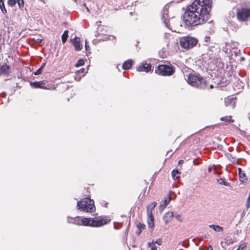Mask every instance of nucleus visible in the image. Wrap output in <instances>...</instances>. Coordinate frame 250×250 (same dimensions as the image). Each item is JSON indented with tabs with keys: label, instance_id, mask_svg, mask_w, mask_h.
<instances>
[{
	"label": "nucleus",
	"instance_id": "obj_1",
	"mask_svg": "<svg viewBox=\"0 0 250 250\" xmlns=\"http://www.w3.org/2000/svg\"><path fill=\"white\" fill-rule=\"evenodd\" d=\"M211 2L210 0H195L184 15L185 23L188 26H195L206 21L211 10Z\"/></svg>",
	"mask_w": 250,
	"mask_h": 250
},
{
	"label": "nucleus",
	"instance_id": "obj_2",
	"mask_svg": "<svg viewBox=\"0 0 250 250\" xmlns=\"http://www.w3.org/2000/svg\"><path fill=\"white\" fill-rule=\"evenodd\" d=\"M72 220H68L69 222L78 225H83L91 227H100L108 223L111 219L108 216H98L94 218H82L76 217Z\"/></svg>",
	"mask_w": 250,
	"mask_h": 250
},
{
	"label": "nucleus",
	"instance_id": "obj_3",
	"mask_svg": "<svg viewBox=\"0 0 250 250\" xmlns=\"http://www.w3.org/2000/svg\"><path fill=\"white\" fill-rule=\"evenodd\" d=\"M188 83L193 86L200 88H206L207 83L202 78L198 75L190 74L188 79Z\"/></svg>",
	"mask_w": 250,
	"mask_h": 250
},
{
	"label": "nucleus",
	"instance_id": "obj_4",
	"mask_svg": "<svg viewBox=\"0 0 250 250\" xmlns=\"http://www.w3.org/2000/svg\"><path fill=\"white\" fill-rule=\"evenodd\" d=\"M198 42V40L195 38L187 36L180 38L179 43L183 48L189 50L195 46Z\"/></svg>",
	"mask_w": 250,
	"mask_h": 250
},
{
	"label": "nucleus",
	"instance_id": "obj_5",
	"mask_svg": "<svg viewBox=\"0 0 250 250\" xmlns=\"http://www.w3.org/2000/svg\"><path fill=\"white\" fill-rule=\"evenodd\" d=\"M79 208L83 211L91 212L95 209L93 200L86 198L77 203Z\"/></svg>",
	"mask_w": 250,
	"mask_h": 250
},
{
	"label": "nucleus",
	"instance_id": "obj_6",
	"mask_svg": "<svg viewBox=\"0 0 250 250\" xmlns=\"http://www.w3.org/2000/svg\"><path fill=\"white\" fill-rule=\"evenodd\" d=\"M174 72V67L167 65H160L155 70L156 74L162 76H170L172 75Z\"/></svg>",
	"mask_w": 250,
	"mask_h": 250
},
{
	"label": "nucleus",
	"instance_id": "obj_7",
	"mask_svg": "<svg viewBox=\"0 0 250 250\" xmlns=\"http://www.w3.org/2000/svg\"><path fill=\"white\" fill-rule=\"evenodd\" d=\"M237 18L240 21H245L250 19V9L242 8L237 12Z\"/></svg>",
	"mask_w": 250,
	"mask_h": 250
},
{
	"label": "nucleus",
	"instance_id": "obj_8",
	"mask_svg": "<svg viewBox=\"0 0 250 250\" xmlns=\"http://www.w3.org/2000/svg\"><path fill=\"white\" fill-rule=\"evenodd\" d=\"M168 10L167 7H165L163 10L162 12V19L164 23L165 24V26L167 27V29L169 30H171L172 31H174L172 30V28L170 25V24L169 23V20L168 19Z\"/></svg>",
	"mask_w": 250,
	"mask_h": 250
},
{
	"label": "nucleus",
	"instance_id": "obj_9",
	"mask_svg": "<svg viewBox=\"0 0 250 250\" xmlns=\"http://www.w3.org/2000/svg\"><path fill=\"white\" fill-rule=\"evenodd\" d=\"M151 69V65L146 62H143L139 65L137 71L140 72H148Z\"/></svg>",
	"mask_w": 250,
	"mask_h": 250
},
{
	"label": "nucleus",
	"instance_id": "obj_10",
	"mask_svg": "<svg viewBox=\"0 0 250 250\" xmlns=\"http://www.w3.org/2000/svg\"><path fill=\"white\" fill-rule=\"evenodd\" d=\"M71 42L74 46L76 51H80L83 48V44L80 42V39L78 37H75L74 39L71 40Z\"/></svg>",
	"mask_w": 250,
	"mask_h": 250
},
{
	"label": "nucleus",
	"instance_id": "obj_11",
	"mask_svg": "<svg viewBox=\"0 0 250 250\" xmlns=\"http://www.w3.org/2000/svg\"><path fill=\"white\" fill-rule=\"evenodd\" d=\"M46 83L44 81H40V82H34L33 83H31V85L34 88H40L42 89H49V86H46L45 85Z\"/></svg>",
	"mask_w": 250,
	"mask_h": 250
},
{
	"label": "nucleus",
	"instance_id": "obj_12",
	"mask_svg": "<svg viewBox=\"0 0 250 250\" xmlns=\"http://www.w3.org/2000/svg\"><path fill=\"white\" fill-rule=\"evenodd\" d=\"M171 200V198L168 196L163 201L161 202V203L159 206V209L161 212H162L167 205L169 203Z\"/></svg>",
	"mask_w": 250,
	"mask_h": 250
},
{
	"label": "nucleus",
	"instance_id": "obj_13",
	"mask_svg": "<svg viewBox=\"0 0 250 250\" xmlns=\"http://www.w3.org/2000/svg\"><path fill=\"white\" fill-rule=\"evenodd\" d=\"M174 214L172 212H167L166 213L163 217V219L165 223L167 224L172 221Z\"/></svg>",
	"mask_w": 250,
	"mask_h": 250
},
{
	"label": "nucleus",
	"instance_id": "obj_14",
	"mask_svg": "<svg viewBox=\"0 0 250 250\" xmlns=\"http://www.w3.org/2000/svg\"><path fill=\"white\" fill-rule=\"evenodd\" d=\"M147 224L149 228L153 229L154 224V217L153 214H147Z\"/></svg>",
	"mask_w": 250,
	"mask_h": 250
},
{
	"label": "nucleus",
	"instance_id": "obj_15",
	"mask_svg": "<svg viewBox=\"0 0 250 250\" xmlns=\"http://www.w3.org/2000/svg\"><path fill=\"white\" fill-rule=\"evenodd\" d=\"M157 203L153 202L152 203L148 205L147 207V214H152V210L156 207Z\"/></svg>",
	"mask_w": 250,
	"mask_h": 250
},
{
	"label": "nucleus",
	"instance_id": "obj_16",
	"mask_svg": "<svg viewBox=\"0 0 250 250\" xmlns=\"http://www.w3.org/2000/svg\"><path fill=\"white\" fill-rule=\"evenodd\" d=\"M133 62L132 60H128L125 62L123 65V68L125 70H128L131 68Z\"/></svg>",
	"mask_w": 250,
	"mask_h": 250
},
{
	"label": "nucleus",
	"instance_id": "obj_17",
	"mask_svg": "<svg viewBox=\"0 0 250 250\" xmlns=\"http://www.w3.org/2000/svg\"><path fill=\"white\" fill-rule=\"evenodd\" d=\"M226 106L230 105L232 108H234L235 105V102L232 98H227L225 99V101Z\"/></svg>",
	"mask_w": 250,
	"mask_h": 250
},
{
	"label": "nucleus",
	"instance_id": "obj_18",
	"mask_svg": "<svg viewBox=\"0 0 250 250\" xmlns=\"http://www.w3.org/2000/svg\"><path fill=\"white\" fill-rule=\"evenodd\" d=\"M146 250H157V247L154 245V240L147 243Z\"/></svg>",
	"mask_w": 250,
	"mask_h": 250
},
{
	"label": "nucleus",
	"instance_id": "obj_19",
	"mask_svg": "<svg viewBox=\"0 0 250 250\" xmlns=\"http://www.w3.org/2000/svg\"><path fill=\"white\" fill-rule=\"evenodd\" d=\"M171 175L173 179L176 180L180 177L181 172L178 170H173L171 172Z\"/></svg>",
	"mask_w": 250,
	"mask_h": 250
},
{
	"label": "nucleus",
	"instance_id": "obj_20",
	"mask_svg": "<svg viewBox=\"0 0 250 250\" xmlns=\"http://www.w3.org/2000/svg\"><path fill=\"white\" fill-rule=\"evenodd\" d=\"M239 178H240V180L243 182V183H244V182H246L247 179L246 178V176L245 175V173H244V172H242L240 169L239 168Z\"/></svg>",
	"mask_w": 250,
	"mask_h": 250
},
{
	"label": "nucleus",
	"instance_id": "obj_21",
	"mask_svg": "<svg viewBox=\"0 0 250 250\" xmlns=\"http://www.w3.org/2000/svg\"><path fill=\"white\" fill-rule=\"evenodd\" d=\"M209 227L210 228L212 229L215 231H217V232L222 231L223 230V228H222L218 225H210L209 226Z\"/></svg>",
	"mask_w": 250,
	"mask_h": 250
},
{
	"label": "nucleus",
	"instance_id": "obj_22",
	"mask_svg": "<svg viewBox=\"0 0 250 250\" xmlns=\"http://www.w3.org/2000/svg\"><path fill=\"white\" fill-rule=\"evenodd\" d=\"M4 0H0V8L3 14H5L7 12V10L4 6Z\"/></svg>",
	"mask_w": 250,
	"mask_h": 250
},
{
	"label": "nucleus",
	"instance_id": "obj_23",
	"mask_svg": "<svg viewBox=\"0 0 250 250\" xmlns=\"http://www.w3.org/2000/svg\"><path fill=\"white\" fill-rule=\"evenodd\" d=\"M221 120L223 121H226L227 122H233V121L231 119V116H226L222 117Z\"/></svg>",
	"mask_w": 250,
	"mask_h": 250
},
{
	"label": "nucleus",
	"instance_id": "obj_24",
	"mask_svg": "<svg viewBox=\"0 0 250 250\" xmlns=\"http://www.w3.org/2000/svg\"><path fill=\"white\" fill-rule=\"evenodd\" d=\"M67 33L68 32H64L62 36V41L63 43H64L66 42L68 37Z\"/></svg>",
	"mask_w": 250,
	"mask_h": 250
},
{
	"label": "nucleus",
	"instance_id": "obj_25",
	"mask_svg": "<svg viewBox=\"0 0 250 250\" xmlns=\"http://www.w3.org/2000/svg\"><path fill=\"white\" fill-rule=\"evenodd\" d=\"M84 62L83 60L80 59L78 60V62L75 64V66L78 67L79 66H82L84 64Z\"/></svg>",
	"mask_w": 250,
	"mask_h": 250
},
{
	"label": "nucleus",
	"instance_id": "obj_26",
	"mask_svg": "<svg viewBox=\"0 0 250 250\" xmlns=\"http://www.w3.org/2000/svg\"><path fill=\"white\" fill-rule=\"evenodd\" d=\"M17 2V0H8V4L10 6H14Z\"/></svg>",
	"mask_w": 250,
	"mask_h": 250
},
{
	"label": "nucleus",
	"instance_id": "obj_27",
	"mask_svg": "<svg viewBox=\"0 0 250 250\" xmlns=\"http://www.w3.org/2000/svg\"><path fill=\"white\" fill-rule=\"evenodd\" d=\"M247 245L245 243L241 244L237 250H244L246 248Z\"/></svg>",
	"mask_w": 250,
	"mask_h": 250
},
{
	"label": "nucleus",
	"instance_id": "obj_28",
	"mask_svg": "<svg viewBox=\"0 0 250 250\" xmlns=\"http://www.w3.org/2000/svg\"><path fill=\"white\" fill-rule=\"evenodd\" d=\"M17 2H18L20 8H21V7H23V5H24L23 0H17Z\"/></svg>",
	"mask_w": 250,
	"mask_h": 250
},
{
	"label": "nucleus",
	"instance_id": "obj_29",
	"mask_svg": "<svg viewBox=\"0 0 250 250\" xmlns=\"http://www.w3.org/2000/svg\"><path fill=\"white\" fill-rule=\"evenodd\" d=\"M174 217H175L177 220H178L180 222H182L183 221V218L182 216L180 214H176L174 215Z\"/></svg>",
	"mask_w": 250,
	"mask_h": 250
},
{
	"label": "nucleus",
	"instance_id": "obj_30",
	"mask_svg": "<svg viewBox=\"0 0 250 250\" xmlns=\"http://www.w3.org/2000/svg\"><path fill=\"white\" fill-rule=\"evenodd\" d=\"M163 241L162 239H158L156 240L155 241H154V245L155 244H158L159 246H161L162 244Z\"/></svg>",
	"mask_w": 250,
	"mask_h": 250
},
{
	"label": "nucleus",
	"instance_id": "obj_31",
	"mask_svg": "<svg viewBox=\"0 0 250 250\" xmlns=\"http://www.w3.org/2000/svg\"><path fill=\"white\" fill-rule=\"evenodd\" d=\"M137 227L138 228V229H141L142 230H144L145 228V226L144 224H141V223H138Z\"/></svg>",
	"mask_w": 250,
	"mask_h": 250
},
{
	"label": "nucleus",
	"instance_id": "obj_32",
	"mask_svg": "<svg viewBox=\"0 0 250 250\" xmlns=\"http://www.w3.org/2000/svg\"><path fill=\"white\" fill-rule=\"evenodd\" d=\"M42 69L41 68H39L36 72H34L35 75L41 74L42 73Z\"/></svg>",
	"mask_w": 250,
	"mask_h": 250
},
{
	"label": "nucleus",
	"instance_id": "obj_33",
	"mask_svg": "<svg viewBox=\"0 0 250 250\" xmlns=\"http://www.w3.org/2000/svg\"><path fill=\"white\" fill-rule=\"evenodd\" d=\"M33 40L37 42H41L43 39L42 38H34Z\"/></svg>",
	"mask_w": 250,
	"mask_h": 250
},
{
	"label": "nucleus",
	"instance_id": "obj_34",
	"mask_svg": "<svg viewBox=\"0 0 250 250\" xmlns=\"http://www.w3.org/2000/svg\"><path fill=\"white\" fill-rule=\"evenodd\" d=\"M218 182L219 184L220 185H227L225 181L222 179H220L218 180Z\"/></svg>",
	"mask_w": 250,
	"mask_h": 250
},
{
	"label": "nucleus",
	"instance_id": "obj_35",
	"mask_svg": "<svg viewBox=\"0 0 250 250\" xmlns=\"http://www.w3.org/2000/svg\"><path fill=\"white\" fill-rule=\"evenodd\" d=\"M84 71H85V69L84 68H82L80 70H78L76 72V73L77 74H81V73H84Z\"/></svg>",
	"mask_w": 250,
	"mask_h": 250
},
{
	"label": "nucleus",
	"instance_id": "obj_36",
	"mask_svg": "<svg viewBox=\"0 0 250 250\" xmlns=\"http://www.w3.org/2000/svg\"><path fill=\"white\" fill-rule=\"evenodd\" d=\"M250 206V197L249 196L248 199V200H247V207L249 208Z\"/></svg>",
	"mask_w": 250,
	"mask_h": 250
},
{
	"label": "nucleus",
	"instance_id": "obj_37",
	"mask_svg": "<svg viewBox=\"0 0 250 250\" xmlns=\"http://www.w3.org/2000/svg\"><path fill=\"white\" fill-rule=\"evenodd\" d=\"M142 230L141 229H138V230L136 231V233L138 234V235H139L141 232H142Z\"/></svg>",
	"mask_w": 250,
	"mask_h": 250
},
{
	"label": "nucleus",
	"instance_id": "obj_38",
	"mask_svg": "<svg viewBox=\"0 0 250 250\" xmlns=\"http://www.w3.org/2000/svg\"><path fill=\"white\" fill-rule=\"evenodd\" d=\"M209 40H210L209 37H205V41L206 42H208V41H209Z\"/></svg>",
	"mask_w": 250,
	"mask_h": 250
},
{
	"label": "nucleus",
	"instance_id": "obj_39",
	"mask_svg": "<svg viewBox=\"0 0 250 250\" xmlns=\"http://www.w3.org/2000/svg\"><path fill=\"white\" fill-rule=\"evenodd\" d=\"M45 66V63H43L42 64V65L40 68H42V69H43V68Z\"/></svg>",
	"mask_w": 250,
	"mask_h": 250
},
{
	"label": "nucleus",
	"instance_id": "obj_40",
	"mask_svg": "<svg viewBox=\"0 0 250 250\" xmlns=\"http://www.w3.org/2000/svg\"><path fill=\"white\" fill-rule=\"evenodd\" d=\"M183 162H184V161H183V160H180V161H179V164H181L183 163Z\"/></svg>",
	"mask_w": 250,
	"mask_h": 250
},
{
	"label": "nucleus",
	"instance_id": "obj_41",
	"mask_svg": "<svg viewBox=\"0 0 250 250\" xmlns=\"http://www.w3.org/2000/svg\"><path fill=\"white\" fill-rule=\"evenodd\" d=\"M85 49H86V50H87V47H88V46H87L86 43H85Z\"/></svg>",
	"mask_w": 250,
	"mask_h": 250
},
{
	"label": "nucleus",
	"instance_id": "obj_42",
	"mask_svg": "<svg viewBox=\"0 0 250 250\" xmlns=\"http://www.w3.org/2000/svg\"><path fill=\"white\" fill-rule=\"evenodd\" d=\"M209 87H210V88H213V86L212 84H211V85H210Z\"/></svg>",
	"mask_w": 250,
	"mask_h": 250
},
{
	"label": "nucleus",
	"instance_id": "obj_43",
	"mask_svg": "<svg viewBox=\"0 0 250 250\" xmlns=\"http://www.w3.org/2000/svg\"><path fill=\"white\" fill-rule=\"evenodd\" d=\"M4 68L5 69V68H8V67L7 66H3L2 68Z\"/></svg>",
	"mask_w": 250,
	"mask_h": 250
},
{
	"label": "nucleus",
	"instance_id": "obj_44",
	"mask_svg": "<svg viewBox=\"0 0 250 250\" xmlns=\"http://www.w3.org/2000/svg\"><path fill=\"white\" fill-rule=\"evenodd\" d=\"M209 248H210V250H212V248L211 246H210Z\"/></svg>",
	"mask_w": 250,
	"mask_h": 250
}]
</instances>
